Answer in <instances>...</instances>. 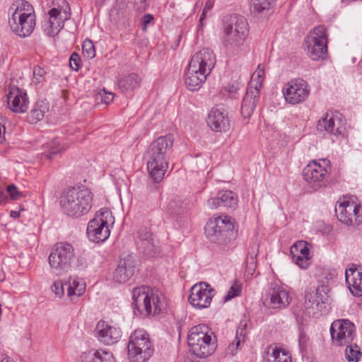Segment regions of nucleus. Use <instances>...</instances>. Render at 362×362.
Wrapping results in <instances>:
<instances>
[{"instance_id":"obj_1","label":"nucleus","mask_w":362,"mask_h":362,"mask_svg":"<svg viewBox=\"0 0 362 362\" xmlns=\"http://www.w3.org/2000/svg\"><path fill=\"white\" fill-rule=\"evenodd\" d=\"M174 137L172 134L159 136L149 146L147 151V168L156 182H160L168 168V153L173 148Z\"/></svg>"},{"instance_id":"obj_2","label":"nucleus","mask_w":362,"mask_h":362,"mask_svg":"<svg viewBox=\"0 0 362 362\" xmlns=\"http://www.w3.org/2000/svg\"><path fill=\"white\" fill-rule=\"evenodd\" d=\"M216 63L212 50L204 48L197 52L191 59L185 76L187 88L192 91L199 90L205 82Z\"/></svg>"},{"instance_id":"obj_3","label":"nucleus","mask_w":362,"mask_h":362,"mask_svg":"<svg viewBox=\"0 0 362 362\" xmlns=\"http://www.w3.org/2000/svg\"><path fill=\"white\" fill-rule=\"evenodd\" d=\"M205 233L209 240L216 244V249L221 253L232 249V242L236 238L233 223L228 216L211 218L205 227Z\"/></svg>"},{"instance_id":"obj_4","label":"nucleus","mask_w":362,"mask_h":362,"mask_svg":"<svg viewBox=\"0 0 362 362\" xmlns=\"http://www.w3.org/2000/svg\"><path fill=\"white\" fill-rule=\"evenodd\" d=\"M132 300L134 308L144 316L158 315L165 306L162 293L148 286L135 288L132 291Z\"/></svg>"},{"instance_id":"obj_5","label":"nucleus","mask_w":362,"mask_h":362,"mask_svg":"<svg viewBox=\"0 0 362 362\" xmlns=\"http://www.w3.org/2000/svg\"><path fill=\"white\" fill-rule=\"evenodd\" d=\"M10 11H12L8 24L11 30L20 37H28L35 27V14L33 6L24 0L13 3Z\"/></svg>"},{"instance_id":"obj_6","label":"nucleus","mask_w":362,"mask_h":362,"mask_svg":"<svg viewBox=\"0 0 362 362\" xmlns=\"http://www.w3.org/2000/svg\"><path fill=\"white\" fill-rule=\"evenodd\" d=\"M92 200V193L89 189L71 188L60 197L59 204L67 216L78 218L89 212Z\"/></svg>"},{"instance_id":"obj_7","label":"nucleus","mask_w":362,"mask_h":362,"mask_svg":"<svg viewBox=\"0 0 362 362\" xmlns=\"http://www.w3.org/2000/svg\"><path fill=\"white\" fill-rule=\"evenodd\" d=\"M189 350L198 358H206L216 349V337L206 325L200 324L192 327L187 335Z\"/></svg>"},{"instance_id":"obj_8","label":"nucleus","mask_w":362,"mask_h":362,"mask_svg":"<svg viewBox=\"0 0 362 362\" xmlns=\"http://www.w3.org/2000/svg\"><path fill=\"white\" fill-rule=\"evenodd\" d=\"M248 32L247 22L243 16H230L228 24L224 28L223 45L233 52H242L246 47L245 40Z\"/></svg>"},{"instance_id":"obj_9","label":"nucleus","mask_w":362,"mask_h":362,"mask_svg":"<svg viewBox=\"0 0 362 362\" xmlns=\"http://www.w3.org/2000/svg\"><path fill=\"white\" fill-rule=\"evenodd\" d=\"M74 258L75 250L71 244L66 242L57 243L48 257L52 274L62 276L69 272Z\"/></svg>"},{"instance_id":"obj_10","label":"nucleus","mask_w":362,"mask_h":362,"mask_svg":"<svg viewBox=\"0 0 362 362\" xmlns=\"http://www.w3.org/2000/svg\"><path fill=\"white\" fill-rule=\"evenodd\" d=\"M127 349L131 362H146L154 353L149 335L143 329H136L132 333Z\"/></svg>"},{"instance_id":"obj_11","label":"nucleus","mask_w":362,"mask_h":362,"mask_svg":"<svg viewBox=\"0 0 362 362\" xmlns=\"http://www.w3.org/2000/svg\"><path fill=\"white\" fill-rule=\"evenodd\" d=\"M71 18V8L66 0H56L54 8L42 22V28L49 37L57 35L63 28L64 22Z\"/></svg>"},{"instance_id":"obj_12","label":"nucleus","mask_w":362,"mask_h":362,"mask_svg":"<svg viewBox=\"0 0 362 362\" xmlns=\"http://www.w3.org/2000/svg\"><path fill=\"white\" fill-rule=\"evenodd\" d=\"M114 223L112 212L107 209H102L96 213L95 218L90 220L87 226L88 239L94 243H103L110 236V225Z\"/></svg>"},{"instance_id":"obj_13","label":"nucleus","mask_w":362,"mask_h":362,"mask_svg":"<svg viewBox=\"0 0 362 362\" xmlns=\"http://www.w3.org/2000/svg\"><path fill=\"white\" fill-rule=\"evenodd\" d=\"M307 54L314 61L324 59L327 54V33L324 25L311 30L304 41Z\"/></svg>"},{"instance_id":"obj_14","label":"nucleus","mask_w":362,"mask_h":362,"mask_svg":"<svg viewBox=\"0 0 362 362\" xmlns=\"http://www.w3.org/2000/svg\"><path fill=\"white\" fill-rule=\"evenodd\" d=\"M330 162L327 159L313 160L303 169V176L310 187L317 189L325 186Z\"/></svg>"},{"instance_id":"obj_15","label":"nucleus","mask_w":362,"mask_h":362,"mask_svg":"<svg viewBox=\"0 0 362 362\" xmlns=\"http://www.w3.org/2000/svg\"><path fill=\"white\" fill-rule=\"evenodd\" d=\"M337 219L346 226H358L362 223V208L354 202L339 200L335 206Z\"/></svg>"},{"instance_id":"obj_16","label":"nucleus","mask_w":362,"mask_h":362,"mask_svg":"<svg viewBox=\"0 0 362 362\" xmlns=\"http://www.w3.org/2000/svg\"><path fill=\"white\" fill-rule=\"evenodd\" d=\"M355 325L350 320H334L330 327L331 337L335 345L344 346L351 343L355 337Z\"/></svg>"},{"instance_id":"obj_17","label":"nucleus","mask_w":362,"mask_h":362,"mask_svg":"<svg viewBox=\"0 0 362 362\" xmlns=\"http://www.w3.org/2000/svg\"><path fill=\"white\" fill-rule=\"evenodd\" d=\"M346 121L338 112H327L318 120L317 129L321 133L339 136L345 131Z\"/></svg>"},{"instance_id":"obj_18","label":"nucleus","mask_w":362,"mask_h":362,"mask_svg":"<svg viewBox=\"0 0 362 362\" xmlns=\"http://www.w3.org/2000/svg\"><path fill=\"white\" fill-rule=\"evenodd\" d=\"M283 94L288 103L297 105L307 100L310 87L303 79L292 80L283 88Z\"/></svg>"},{"instance_id":"obj_19","label":"nucleus","mask_w":362,"mask_h":362,"mask_svg":"<svg viewBox=\"0 0 362 362\" xmlns=\"http://www.w3.org/2000/svg\"><path fill=\"white\" fill-rule=\"evenodd\" d=\"M214 292V289L206 282L196 284L190 288L188 301L197 309L206 308L211 303Z\"/></svg>"},{"instance_id":"obj_20","label":"nucleus","mask_w":362,"mask_h":362,"mask_svg":"<svg viewBox=\"0 0 362 362\" xmlns=\"http://www.w3.org/2000/svg\"><path fill=\"white\" fill-rule=\"evenodd\" d=\"M136 267L135 257L132 255H124L113 273V280L120 284L125 283L134 274Z\"/></svg>"},{"instance_id":"obj_21","label":"nucleus","mask_w":362,"mask_h":362,"mask_svg":"<svg viewBox=\"0 0 362 362\" xmlns=\"http://www.w3.org/2000/svg\"><path fill=\"white\" fill-rule=\"evenodd\" d=\"M95 334L100 343L110 346L116 344L120 340L122 332L119 327L100 320L96 325Z\"/></svg>"},{"instance_id":"obj_22","label":"nucleus","mask_w":362,"mask_h":362,"mask_svg":"<svg viewBox=\"0 0 362 362\" xmlns=\"http://www.w3.org/2000/svg\"><path fill=\"white\" fill-rule=\"evenodd\" d=\"M305 308L309 315H315L322 311L324 304L327 303L328 296L323 287L308 292L305 295Z\"/></svg>"},{"instance_id":"obj_23","label":"nucleus","mask_w":362,"mask_h":362,"mask_svg":"<svg viewBox=\"0 0 362 362\" xmlns=\"http://www.w3.org/2000/svg\"><path fill=\"white\" fill-rule=\"evenodd\" d=\"M269 300L268 306L272 309H283L286 308L291 300L288 291L282 286L272 284L269 289Z\"/></svg>"},{"instance_id":"obj_24","label":"nucleus","mask_w":362,"mask_h":362,"mask_svg":"<svg viewBox=\"0 0 362 362\" xmlns=\"http://www.w3.org/2000/svg\"><path fill=\"white\" fill-rule=\"evenodd\" d=\"M207 124L214 132H227L230 128V119L227 112L221 107L212 108L208 115Z\"/></svg>"},{"instance_id":"obj_25","label":"nucleus","mask_w":362,"mask_h":362,"mask_svg":"<svg viewBox=\"0 0 362 362\" xmlns=\"http://www.w3.org/2000/svg\"><path fill=\"white\" fill-rule=\"evenodd\" d=\"M7 103L13 112H25L28 105L27 93L16 86L11 87L7 95Z\"/></svg>"},{"instance_id":"obj_26","label":"nucleus","mask_w":362,"mask_h":362,"mask_svg":"<svg viewBox=\"0 0 362 362\" xmlns=\"http://www.w3.org/2000/svg\"><path fill=\"white\" fill-rule=\"evenodd\" d=\"M139 248L148 257H153L158 253V241L155 240L147 228H141L138 232Z\"/></svg>"},{"instance_id":"obj_27","label":"nucleus","mask_w":362,"mask_h":362,"mask_svg":"<svg viewBox=\"0 0 362 362\" xmlns=\"http://www.w3.org/2000/svg\"><path fill=\"white\" fill-rule=\"evenodd\" d=\"M292 259L296 264L302 269H306L310 264V250L307 242L297 241L290 248Z\"/></svg>"},{"instance_id":"obj_28","label":"nucleus","mask_w":362,"mask_h":362,"mask_svg":"<svg viewBox=\"0 0 362 362\" xmlns=\"http://www.w3.org/2000/svg\"><path fill=\"white\" fill-rule=\"evenodd\" d=\"M345 278L351 293L355 296H362V267L352 265L346 270Z\"/></svg>"},{"instance_id":"obj_29","label":"nucleus","mask_w":362,"mask_h":362,"mask_svg":"<svg viewBox=\"0 0 362 362\" xmlns=\"http://www.w3.org/2000/svg\"><path fill=\"white\" fill-rule=\"evenodd\" d=\"M85 362H116L112 352L103 349H92L83 354Z\"/></svg>"},{"instance_id":"obj_30","label":"nucleus","mask_w":362,"mask_h":362,"mask_svg":"<svg viewBox=\"0 0 362 362\" xmlns=\"http://www.w3.org/2000/svg\"><path fill=\"white\" fill-rule=\"evenodd\" d=\"M259 93L247 89L241 105V114L245 118L250 117L257 105Z\"/></svg>"},{"instance_id":"obj_31","label":"nucleus","mask_w":362,"mask_h":362,"mask_svg":"<svg viewBox=\"0 0 362 362\" xmlns=\"http://www.w3.org/2000/svg\"><path fill=\"white\" fill-rule=\"evenodd\" d=\"M65 285L67 286V296L72 301L81 296L86 290L85 283L76 276L70 277Z\"/></svg>"},{"instance_id":"obj_32","label":"nucleus","mask_w":362,"mask_h":362,"mask_svg":"<svg viewBox=\"0 0 362 362\" xmlns=\"http://www.w3.org/2000/svg\"><path fill=\"white\" fill-rule=\"evenodd\" d=\"M141 78L136 74H129L122 76L117 83L119 89L124 93L128 90H134L140 86Z\"/></svg>"},{"instance_id":"obj_33","label":"nucleus","mask_w":362,"mask_h":362,"mask_svg":"<svg viewBox=\"0 0 362 362\" xmlns=\"http://www.w3.org/2000/svg\"><path fill=\"white\" fill-rule=\"evenodd\" d=\"M49 110V105L46 100L37 101L30 110L28 120L30 123L35 124L44 118L45 114Z\"/></svg>"},{"instance_id":"obj_34","label":"nucleus","mask_w":362,"mask_h":362,"mask_svg":"<svg viewBox=\"0 0 362 362\" xmlns=\"http://www.w3.org/2000/svg\"><path fill=\"white\" fill-rule=\"evenodd\" d=\"M263 362H292V358L287 351L275 347L272 352L265 353Z\"/></svg>"},{"instance_id":"obj_35","label":"nucleus","mask_w":362,"mask_h":362,"mask_svg":"<svg viewBox=\"0 0 362 362\" xmlns=\"http://www.w3.org/2000/svg\"><path fill=\"white\" fill-rule=\"evenodd\" d=\"M236 332V336L233 341H231L226 349V354L233 356L236 354L237 351L240 349L241 344L244 342L246 332L245 331L247 324H241Z\"/></svg>"},{"instance_id":"obj_36","label":"nucleus","mask_w":362,"mask_h":362,"mask_svg":"<svg viewBox=\"0 0 362 362\" xmlns=\"http://www.w3.org/2000/svg\"><path fill=\"white\" fill-rule=\"evenodd\" d=\"M276 0H250V10L257 14H266L275 6Z\"/></svg>"},{"instance_id":"obj_37","label":"nucleus","mask_w":362,"mask_h":362,"mask_svg":"<svg viewBox=\"0 0 362 362\" xmlns=\"http://www.w3.org/2000/svg\"><path fill=\"white\" fill-rule=\"evenodd\" d=\"M264 78V66L259 64L257 69L252 74L250 81L248 84L247 90L259 93L262 88V83Z\"/></svg>"},{"instance_id":"obj_38","label":"nucleus","mask_w":362,"mask_h":362,"mask_svg":"<svg viewBox=\"0 0 362 362\" xmlns=\"http://www.w3.org/2000/svg\"><path fill=\"white\" fill-rule=\"evenodd\" d=\"M218 199L223 207L235 209L238 205V198L235 194L229 190L218 192Z\"/></svg>"},{"instance_id":"obj_39","label":"nucleus","mask_w":362,"mask_h":362,"mask_svg":"<svg viewBox=\"0 0 362 362\" xmlns=\"http://www.w3.org/2000/svg\"><path fill=\"white\" fill-rule=\"evenodd\" d=\"M187 209V203L179 198H175L169 202L167 211L171 216H179L185 213Z\"/></svg>"},{"instance_id":"obj_40","label":"nucleus","mask_w":362,"mask_h":362,"mask_svg":"<svg viewBox=\"0 0 362 362\" xmlns=\"http://www.w3.org/2000/svg\"><path fill=\"white\" fill-rule=\"evenodd\" d=\"M346 346L345 356L346 360L349 362H358L362 356L358 346L352 344V342Z\"/></svg>"},{"instance_id":"obj_41","label":"nucleus","mask_w":362,"mask_h":362,"mask_svg":"<svg viewBox=\"0 0 362 362\" xmlns=\"http://www.w3.org/2000/svg\"><path fill=\"white\" fill-rule=\"evenodd\" d=\"M65 147L59 144L57 140H53L47 153H43V156L49 160H52L57 154L65 150Z\"/></svg>"},{"instance_id":"obj_42","label":"nucleus","mask_w":362,"mask_h":362,"mask_svg":"<svg viewBox=\"0 0 362 362\" xmlns=\"http://www.w3.org/2000/svg\"><path fill=\"white\" fill-rule=\"evenodd\" d=\"M242 290V285L238 281H235L230 288H229L226 296L224 297V300L228 301L232 298L238 296Z\"/></svg>"},{"instance_id":"obj_43","label":"nucleus","mask_w":362,"mask_h":362,"mask_svg":"<svg viewBox=\"0 0 362 362\" xmlns=\"http://www.w3.org/2000/svg\"><path fill=\"white\" fill-rule=\"evenodd\" d=\"M83 55L88 59H93L95 56V50L93 43L91 40H86L82 45Z\"/></svg>"},{"instance_id":"obj_44","label":"nucleus","mask_w":362,"mask_h":362,"mask_svg":"<svg viewBox=\"0 0 362 362\" xmlns=\"http://www.w3.org/2000/svg\"><path fill=\"white\" fill-rule=\"evenodd\" d=\"M52 292L58 298H62L64 293V284L61 281H56L52 284Z\"/></svg>"},{"instance_id":"obj_45","label":"nucleus","mask_w":362,"mask_h":362,"mask_svg":"<svg viewBox=\"0 0 362 362\" xmlns=\"http://www.w3.org/2000/svg\"><path fill=\"white\" fill-rule=\"evenodd\" d=\"M70 67L74 70L78 71L81 68V59L78 54L73 53L69 59Z\"/></svg>"},{"instance_id":"obj_46","label":"nucleus","mask_w":362,"mask_h":362,"mask_svg":"<svg viewBox=\"0 0 362 362\" xmlns=\"http://www.w3.org/2000/svg\"><path fill=\"white\" fill-rule=\"evenodd\" d=\"M6 192L7 194H9L11 199L13 200L18 199L19 197L22 196V194L18 191L17 188L13 185L7 187Z\"/></svg>"},{"instance_id":"obj_47","label":"nucleus","mask_w":362,"mask_h":362,"mask_svg":"<svg viewBox=\"0 0 362 362\" xmlns=\"http://www.w3.org/2000/svg\"><path fill=\"white\" fill-rule=\"evenodd\" d=\"M100 95L102 102L105 104H109L114 99V94L111 92H107L105 90H103V92L100 93Z\"/></svg>"},{"instance_id":"obj_48","label":"nucleus","mask_w":362,"mask_h":362,"mask_svg":"<svg viewBox=\"0 0 362 362\" xmlns=\"http://www.w3.org/2000/svg\"><path fill=\"white\" fill-rule=\"evenodd\" d=\"M207 205L210 209H216L218 206H221V201L218 199V194L216 197L209 199L207 202Z\"/></svg>"},{"instance_id":"obj_49","label":"nucleus","mask_w":362,"mask_h":362,"mask_svg":"<svg viewBox=\"0 0 362 362\" xmlns=\"http://www.w3.org/2000/svg\"><path fill=\"white\" fill-rule=\"evenodd\" d=\"M45 74V71L40 66H36L34 67L33 76L37 79V81H40V78H42Z\"/></svg>"},{"instance_id":"obj_50","label":"nucleus","mask_w":362,"mask_h":362,"mask_svg":"<svg viewBox=\"0 0 362 362\" xmlns=\"http://www.w3.org/2000/svg\"><path fill=\"white\" fill-rule=\"evenodd\" d=\"M308 340V337H307V335L305 333L300 332L299 334L298 342L301 349L305 348Z\"/></svg>"},{"instance_id":"obj_51","label":"nucleus","mask_w":362,"mask_h":362,"mask_svg":"<svg viewBox=\"0 0 362 362\" xmlns=\"http://www.w3.org/2000/svg\"><path fill=\"white\" fill-rule=\"evenodd\" d=\"M76 266L79 269H84L88 267V262L84 257L78 256L77 257Z\"/></svg>"},{"instance_id":"obj_52","label":"nucleus","mask_w":362,"mask_h":362,"mask_svg":"<svg viewBox=\"0 0 362 362\" xmlns=\"http://www.w3.org/2000/svg\"><path fill=\"white\" fill-rule=\"evenodd\" d=\"M153 21V17L151 14H146L144 15L142 20L143 29H146L147 25L152 23Z\"/></svg>"},{"instance_id":"obj_53","label":"nucleus","mask_w":362,"mask_h":362,"mask_svg":"<svg viewBox=\"0 0 362 362\" xmlns=\"http://www.w3.org/2000/svg\"><path fill=\"white\" fill-rule=\"evenodd\" d=\"M8 198L6 191H0V204H2L6 202Z\"/></svg>"},{"instance_id":"obj_54","label":"nucleus","mask_w":362,"mask_h":362,"mask_svg":"<svg viewBox=\"0 0 362 362\" xmlns=\"http://www.w3.org/2000/svg\"><path fill=\"white\" fill-rule=\"evenodd\" d=\"M5 127L0 124V144L4 139Z\"/></svg>"},{"instance_id":"obj_55","label":"nucleus","mask_w":362,"mask_h":362,"mask_svg":"<svg viewBox=\"0 0 362 362\" xmlns=\"http://www.w3.org/2000/svg\"><path fill=\"white\" fill-rule=\"evenodd\" d=\"M206 6H205L203 9V11H202V13L201 15V17L199 18V23H200V25L202 26L203 25V21L204 20L205 18V16H206Z\"/></svg>"},{"instance_id":"obj_56","label":"nucleus","mask_w":362,"mask_h":362,"mask_svg":"<svg viewBox=\"0 0 362 362\" xmlns=\"http://www.w3.org/2000/svg\"><path fill=\"white\" fill-rule=\"evenodd\" d=\"M206 6H205L203 9V11H202V13L201 15V17L199 18V23H200V25L202 26L203 25V21L204 20L205 18V16H206Z\"/></svg>"},{"instance_id":"obj_57","label":"nucleus","mask_w":362,"mask_h":362,"mask_svg":"<svg viewBox=\"0 0 362 362\" xmlns=\"http://www.w3.org/2000/svg\"><path fill=\"white\" fill-rule=\"evenodd\" d=\"M21 211H11L10 216L12 218H18L20 216Z\"/></svg>"},{"instance_id":"obj_58","label":"nucleus","mask_w":362,"mask_h":362,"mask_svg":"<svg viewBox=\"0 0 362 362\" xmlns=\"http://www.w3.org/2000/svg\"><path fill=\"white\" fill-rule=\"evenodd\" d=\"M1 362H14L13 360L10 359L7 356L3 359Z\"/></svg>"},{"instance_id":"obj_59","label":"nucleus","mask_w":362,"mask_h":362,"mask_svg":"<svg viewBox=\"0 0 362 362\" xmlns=\"http://www.w3.org/2000/svg\"><path fill=\"white\" fill-rule=\"evenodd\" d=\"M5 279V274L4 273L0 270V281H2Z\"/></svg>"},{"instance_id":"obj_60","label":"nucleus","mask_w":362,"mask_h":362,"mask_svg":"<svg viewBox=\"0 0 362 362\" xmlns=\"http://www.w3.org/2000/svg\"><path fill=\"white\" fill-rule=\"evenodd\" d=\"M105 0H95L96 5L101 6Z\"/></svg>"},{"instance_id":"obj_61","label":"nucleus","mask_w":362,"mask_h":362,"mask_svg":"<svg viewBox=\"0 0 362 362\" xmlns=\"http://www.w3.org/2000/svg\"><path fill=\"white\" fill-rule=\"evenodd\" d=\"M5 357L6 355L0 354V362H1Z\"/></svg>"},{"instance_id":"obj_62","label":"nucleus","mask_w":362,"mask_h":362,"mask_svg":"<svg viewBox=\"0 0 362 362\" xmlns=\"http://www.w3.org/2000/svg\"><path fill=\"white\" fill-rule=\"evenodd\" d=\"M206 6V10H207V9H210V8H211V6H210V4H209L208 3H206V6Z\"/></svg>"},{"instance_id":"obj_63","label":"nucleus","mask_w":362,"mask_h":362,"mask_svg":"<svg viewBox=\"0 0 362 362\" xmlns=\"http://www.w3.org/2000/svg\"><path fill=\"white\" fill-rule=\"evenodd\" d=\"M361 63H362V59L361 60Z\"/></svg>"}]
</instances>
